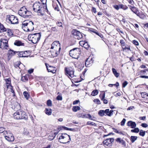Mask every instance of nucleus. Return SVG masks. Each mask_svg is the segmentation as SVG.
I'll list each match as a JSON object with an SVG mask.
<instances>
[{"label": "nucleus", "mask_w": 148, "mask_h": 148, "mask_svg": "<svg viewBox=\"0 0 148 148\" xmlns=\"http://www.w3.org/2000/svg\"><path fill=\"white\" fill-rule=\"evenodd\" d=\"M75 53L76 54L77 56V58L75 57V59H77L79 57V56L80 55L81 52L80 49L77 48H75Z\"/></svg>", "instance_id": "aec40b11"}, {"label": "nucleus", "mask_w": 148, "mask_h": 148, "mask_svg": "<svg viewBox=\"0 0 148 148\" xmlns=\"http://www.w3.org/2000/svg\"><path fill=\"white\" fill-rule=\"evenodd\" d=\"M133 43L136 45H138V42L135 40H134L133 41Z\"/></svg>", "instance_id": "e2e57ef3"}, {"label": "nucleus", "mask_w": 148, "mask_h": 148, "mask_svg": "<svg viewBox=\"0 0 148 148\" xmlns=\"http://www.w3.org/2000/svg\"><path fill=\"white\" fill-rule=\"evenodd\" d=\"M135 14L137 15H138V10L137 8H136L135 7H134L133 8H132L131 10Z\"/></svg>", "instance_id": "c756f323"}, {"label": "nucleus", "mask_w": 148, "mask_h": 148, "mask_svg": "<svg viewBox=\"0 0 148 148\" xmlns=\"http://www.w3.org/2000/svg\"><path fill=\"white\" fill-rule=\"evenodd\" d=\"M114 8L117 10H118L119 8V5H116L113 6Z\"/></svg>", "instance_id": "4d7b16f0"}, {"label": "nucleus", "mask_w": 148, "mask_h": 148, "mask_svg": "<svg viewBox=\"0 0 148 148\" xmlns=\"http://www.w3.org/2000/svg\"><path fill=\"white\" fill-rule=\"evenodd\" d=\"M119 8L122 9L124 10H126L128 9V8L127 6L122 4H119Z\"/></svg>", "instance_id": "cd10ccee"}, {"label": "nucleus", "mask_w": 148, "mask_h": 148, "mask_svg": "<svg viewBox=\"0 0 148 148\" xmlns=\"http://www.w3.org/2000/svg\"><path fill=\"white\" fill-rule=\"evenodd\" d=\"M105 96V93H104L102 95V98H101V100L103 101V102L104 104H106L108 103V101L107 100L104 99Z\"/></svg>", "instance_id": "a878e982"}, {"label": "nucleus", "mask_w": 148, "mask_h": 148, "mask_svg": "<svg viewBox=\"0 0 148 148\" xmlns=\"http://www.w3.org/2000/svg\"><path fill=\"white\" fill-rule=\"evenodd\" d=\"M43 5L42 3L38 2H36L33 5V9L35 12H37L38 13H39L41 15H43L42 14V10L43 9Z\"/></svg>", "instance_id": "7ed1b4c3"}, {"label": "nucleus", "mask_w": 148, "mask_h": 148, "mask_svg": "<svg viewBox=\"0 0 148 148\" xmlns=\"http://www.w3.org/2000/svg\"><path fill=\"white\" fill-rule=\"evenodd\" d=\"M89 47V46L88 45L87 42H86L84 44V45L83 46V47H84L86 49H87Z\"/></svg>", "instance_id": "de8ad7c7"}, {"label": "nucleus", "mask_w": 148, "mask_h": 148, "mask_svg": "<svg viewBox=\"0 0 148 148\" xmlns=\"http://www.w3.org/2000/svg\"><path fill=\"white\" fill-rule=\"evenodd\" d=\"M69 55L72 58H74V48L71 50L69 53Z\"/></svg>", "instance_id": "c85d7f7f"}, {"label": "nucleus", "mask_w": 148, "mask_h": 148, "mask_svg": "<svg viewBox=\"0 0 148 148\" xmlns=\"http://www.w3.org/2000/svg\"><path fill=\"white\" fill-rule=\"evenodd\" d=\"M93 62V60L92 58H90L89 57L86 60L85 64L86 66H90V64Z\"/></svg>", "instance_id": "2eb2a0df"}, {"label": "nucleus", "mask_w": 148, "mask_h": 148, "mask_svg": "<svg viewBox=\"0 0 148 148\" xmlns=\"http://www.w3.org/2000/svg\"><path fill=\"white\" fill-rule=\"evenodd\" d=\"M26 13H25V14L24 18H26L31 16V12H30L28 11L27 10V11H26Z\"/></svg>", "instance_id": "2f4dec72"}, {"label": "nucleus", "mask_w": 148, "mask_h": 148, "mask_svg": "<svg viewBox=\"0 0 148 148\" xmlns=\"http://www.w3.org/2000/svg\"><path fill=\"white\" fill-rule=\"evenodd\" d=\"M18 22V19L17 17H15L13 21L11 23V24H15L17 23Z\"/></svg>", "instance_id": "37998d69"}, {"label": "nucleus", "mask_w": 148, "mask_h": 148, "mask_svg": "<svg viewBox=\"0 0 148 148\" xmlns=\"http://www.w3.org/2000/svg\"><path fill=\"white\" fill-rule=\"evenodd\" d=\"M62 129L66 130H71V128H69L67 127L64 126H62Z\"/></svg>", "instance_id": "0e129e2a"}, {"label": "nucleus", "mask_w": 148, "mask_h": 148, "mask_svg": "<svg viewBox=\"0 0 148 148\" xmlns=\"http://www.w3.org/2000/svg\"><path fill=\"white\" fill-rule=\"evenodd\" d=\"M15 17V16H14L12 15L11 16L8 15L7 16L8 19L10 22L11 23L13 21Z\"/></svg>", "instance_id": "b1692460"}, {"label": "nucleus", "mask_w": 148, "mask_h": 148, "mask_svg": "<svg viewBox=\"0 0 148 148\" xmlns=\"http://www.w3.org/2000/svg\"><path fill=\"white\" fill-rule=\"evenodd\" d=\"M116 141L118 143H119L124 147L126 146V143L125 141L123 140L120 138H117L116 140Z\"/></svg>", "instance_id": "f3484780"}, {"label": "nucleus", "mask_w": 148, "mask_h": 148, "mask_svg": "<svg viewBox=\"0 0 148 148\" xmlns=\"http://www.w3.org/2000/svg\"><path fill=\"white\" fill-rule=\"evenodd\" d=\"M45 65L48 72H51L53 73H55L56 72V69L55 67L51 66H49L48 67V64H45Z\"/></svg>", "instance_id": "ddd939ff"}, {"label": "nucleus", "mask_w": 148, "mask_h": 148, "mask_svg": "<svg viewBox=\"0 0 148 148\" xmlns=\"http://www.w3.org/2000/svg\"><path fill=\"white\" fill-rule=\"evenodd\" d=\"M120 42L121 44V47H123L125 46V41L123 40H120Z\"/></svg>", "instance_id": "f704fd0d"}, {"label": "nucleus", "mask_w": 148, "mask_h": 148, "mask_svg": "<svg viewBox=\"0 0 148 148\" xmlns=\"http://www.w3.org/2000/svg\"><path fill=\"white\" fill-rule=\"evenodd\" d=\"M80 108L78 106H75V112H76L80 110Z\"/></svg>", "instance_id": "09e8293b"}, {"label": "nucleus", "mask_w": 148, "mask_h": 148, "mask_svg": "<svg viewBox=\"0 0 148 148\" xmlns=\"http://www.w3.org/2000/svg\"><path fill=\"white\" fill-rule=\"evenodd\" d=\"M129 3L130 4L133 5L134 3L133 0H128Z\"/></svg>", "instance_id": "052dcab7"}, {"label": "nucleus", "mask_w": 148, "mask_h": 148, "mask_svg": "<svg viewBox=\"0 0 148 148\" xmlns=\"http://www.w3.org/2000/svg\"><path fill=\"white\" fill-rule=\"evenodd\" d=\"M7 30L8 36H11L13 35V34L11 30L7 29Z\"/></svg>", "instance_id": "79ce46f5"}, {"label": "nucleus", "mask_w": 148, "mask_h": 148, "mask_svg": "<svg viewBox=\"0 0 148 148\" xmlns=\"http://www.w3.org/2000/svg\"><path fill=\"white\" fill-rule=\"evenodd\" d=\"M134 129L132 130L131 131L132 132L138 133L139 131V130L138 128H135Z\"/></svg>", "instance_id": "e433bc0d"}, {"label": "nucleus", "mask_w": 148, "mask_h": 148, "mask_svg": "<svg viewBox=\"0 0 148 148\" xmlns=\"http://www.w3.org/2000/svg\"><path fill=\"white\" fill-rule=\"evenodd\" d=\"M92 32H94V33L96 34L97 35L101 37V36L100 35V34L98 33V32L97 30L95 29H93L92 31Z\"/></svg>", "instance_id": "6e6d98bb"}, {"label": "nucleus", "mask_w": 148, "mask_h": 148, "mask_svg": "<svg viewBox=\"0 0 148 148\" xmlns=\"http://www.w3.org/2000/svg\"><path fill=\"white\" fill-rule=\"evenodd\" d=\"M141 95L142 98H146L148 95V93L145 92H142L141 93Z\"/></svg>", "instance_id": "c9c22d12"}, {"label": "nucleus", "mask_w": 148, "mask_h": 148, "mask_svg": "<svg viewBox=\"0 0 148 148\" xmlns=\"http://www.w3.org/2000/svg\"><path fill=\"white\" fill-rule=\"evenodd\" d=\"M140 77L141 78L148 79V76L146 75H141Z\"/></svg>", "instance_id": "338daca9"}, {"label": "nucleus", "mask_w": 148, "mask_h": 148, "mask_svg": "<svg viewBox=\"0 0 148 148\" xmlns=\"http://www.w3.org/2000/svg\"><path fill=\"white\" fill-rule=\"evenodd\" d=\"M51 30L53 31H57V29L56 28V27H52L51 28Z\"/></svg>", "instance_id": "774afa93"}, {"label": "nucleus", "mask_w": 148, "mask_h": 148, "mask_svg": "<svg viewBox=\"0 0 148 148\" xmlns=\"http://www.w3.org/2000/svg\"><path fill=\"white\" fill-rule=\"evenodd\" d=\"M66 74V75L69 77L70 78L74 77V71L73 70L72 67H69L68 69L66 68L65 69Z\"/></svg>", "instance_id": "0eeeda50"}, {"label": "nucleus", "mask_w": 148, "mask_h": 148, "mask_svg": "<svg viewBox=\"0 0 148 148\" xmlns=\"http://www.w3.org/2000/svg\"><path fill=\"white\" fill-rule=\"evenodd\" d=\"M23 94L25 97L27 99H28L29 97V95L27 91H24L23 93Z\"/></svg>", "instance_id": "4c0bfd02"}, {"label": "nucleus", "mask_w": 148, "mask_h": 148, "mask_svg": "<svg viewBox=\"0 0 148 148\" xmlns=\"http://www.w3.org/2000/svg\"><path fill=\"white\" fill-rule=\"evenodd\" d=\"M112 70L113 73L115 76L116 77H118L119 76V73L117 72L116 70L114 68H112Z\"/></svg>", "instance_id": "393cba45"}, {"label": "nucleus", "mask_w": 148, "mask_h": 148, "mask_svg": "<svg viewBox=\"0 0 148 148\" xmlns=\"http://www.w3.org/2000/svg\"><path fill=\"white\" fill-rule=\"evenodd\" d=\"M92 12H93L95 13H96L97 12L96 9L94 7H92Z\"/></svg>", "instance_id": "680f3d73"}, {"label": "nucleus", "mask_w": 148, "mask_h": 148, "mask_svg": "<svg viewBox=\"0 0 148 148\" xmlns=\"http://www.w3.org/2000/svg\"><path fill=\"white\" fill-rule=\"evenodd\" d=\"M52 45H55L56 46H57L58 45L60 46V44L59 42V41H54L53 43H52Z\"/></svg>", "instance_id": "a19ab883"}, {"label": "nucleus", "mask_w": 148, "mask_h": 148, "mask_svg": "<svg viewBox=\"0 0 148 148\" xmlns=\"http://www.w3.org/2000/svg\"><path fill=\"white\" fill-rule=\"evenodd\" d=\"M82 38V36L81 32L75 29V38L79 40Z\"/></svg>", "instance_id": "f8f14e48"}, {"label": "nucleus", "mask_w": 148, "mask_h": 148, "mask_svg": "<svg viewBox=\"0 0 148 148\" xmlns=\"http://www.w3.org/2000/svg\"><path fill=\"white\" fill-rule=\"evenodd\" d=\"M56 99L58 100H61L62 99V97L60 95H58L56 97Z\"/></svg>", "instance_id": "13d9d810"}, {"label": "nucleus", "mask_w": 148, "mask_h": 148, "mask_svg": "<svg viewBox=\"0 0 148 148\" xmlns=\"http://www.w3.org/2000/svg\"><path fill=\"white\" fill-rule=\"evenodd\" d=\"M46 114L48 115H50L51 114V109L49 108H46L45 110Z\"/></svg>", "instance_id": "5701e85b"}, {"label": "nucleus", "mask_w": 148, "mask_h": 148, "mask_svg": "<svg viewBox=\"0 0 148 148\" xmlns=\"http://www.w3.org/2000/svg\"><path fill=\"white\" fill-rule=\"evenodd\" d=\"M99 115L101 116H106L105 114V110H100L98 112Z\"/></svg>", "instance_id": "bb28decb"}, {"label": "nucleus", "mask_w": 148, "mask_h": 148, "mask_svg": "<svg viewBox=\"0 0 148 148\" xmlns=\"http://www.w3.org/2000/svg\"><path fill=\"white\" fill-rule=\"evenodd\" d=\"M47 104L48 106H52V102L51 100L49 99L47 101Z\"/></svg>", "instance_id": "c03bdc74"}, {"label": "nucleus", "mask_w": 148, "mask_h": 148, "mask_svg": "<svg viewBox=\"0 0 148 148\" xmlns=\"http://www.w3.org/2000/svg\"><path fill=\"white\" fill-rule=\"evenodd\" d=\"M94 102H95L96 103H97L98 104H101L100 101V100L98 99H94Z\"/></svg>", "instance_id": "864d4df0"}, {"label": "nucleus", "mask_w": 148, "mask_h": 148, "mask_svg": "<svg viewBox=\"0 0 148 148\" xmlns=\"http://www.w3.org/2000/svg\"><path fill=\"white\" fill-rule=\"evenodd\" d=\"M21 64H23L21 63L20 62H16L14 64V66L16 68H19L20 69V67H19V66Z\"/></svg>", "instance_id": "7c9ffc66"}, {"label": "nucleus", "mask_w": 148, "mask_h": 148, "mask_svg": "<svg viewBox=\"0 0 148 148\" xmlns=\"http://www.w3.org/2000/svg\"><path fill=\"white\" fill-rule=\"evenodd\" d=\"M4 133H6V134H7L4 136L5 138L9 142H12L14 140V136L12 134L10 133V132H8L7 131H5Z\"/></svg>", "instance_id": "6e6552de"}, {"label": "nucleus", "mask_w": 148, "mask_h": 148, "mask_svg": "<svg viewBox=\"0 0 148 148\" xmlns=\"http://www.w3.org/2000/svg\"><path fill=\"white\" fill-rule=\"evenodd\" d=\"M141 125L144 127H148V125L145 123H143L141 124Z\"/></svg>", "instance_id": "bf43d9fd"}, {"label": "nucleus", "mask_w": 148, "mask_h": 148, "mask_svg": "<svg viewBox=\"0 0 148 148\" xmlns=\"http://www.w3.org/2000/svg\"><path fill=\"white\" fill-rule=\"evenodd\" d=\"M40 36V33L32 34L28 35V39L29 41H31L32 43L35 44L38 42Z\"/></svg>", "instance_id": "f03ea898"}, {"label": "nucleus", "mask_w": 148, "mask_h": 148, "mask_svg": "<svg viewBox=\"0 0 148 148\" xmlns=\"http://www.w3.org/2000/svg\"><path fill=\"white\" fill-rule=\"evenodd\" d=\"M113 111L112 110H109V109H106L105 110V114L106 116L107 115L110 116L113 114Z\"/></svg>", "instance_id": "6ab92c4d"}, {"label": "nucleus", "mask_w": 148, "mask_h": 148, "mask_svg": "<svg viewBox=\"0 0 148 148\" xmlns=\"http://www.w3.org/2000/svg\"><path fill=\"white\" fill-rule=\"evenodd\" d=\"M138 15H137V16H139L140 18L142 19H144L146 17V16L145 15L143 14H139L138 13Z\"/></svg>", "instance_id": "49530a36"}, {"label": "nucleus", "mask_w": 148, "mask_h": 148, "mask_svg": "<svg viewBox=\"0 0 148 148\" xmlns=\"http://www.w3.org/2000/svg\"><path fill=\"white\" fill-rule=\"evenodd\" d=\"M86 117H88L90 119L92 120V117L91 115L89 114H86Z\"/></svg>", "instance_id": "69168bd1"}, {"label": "nucleus", "mask_w": 148, "mask_h": 148, "mask_svg": "<svg viewBox=\"0 0 148 148\" xmlns=\"http://www.w3.org/2000/svg\"><path fill=\"white\" fill-rule=\"evenodd\" d=\"M13 116L15 119H24L26 120L27 119V116L26 115L25 112L24 111L18 110L13 114Z\"/></svg>", "instance_id": "f257e3e1"}, {"label": "nucleus", "mask_w": 148, "mask_h": 148, "mask_svg": "<svg viewBox=\"0 0 148 148\" xmlns=\"http://www.w3.org/2000/svg\"><path fill=\"white\" fill-rule=\"evenodd\" d=\"M14 44L15 45L20 46L21 45H23L24 44L23 43H22L21 41L16 40L15 41L14 43Z\"/></svg>", "instance_id": "4be33fe9"}, {"label": "nucleus", "mask_w": 148, "mask_h": 148, "mask_svg": "<svg viewBox=\"0 0 148 148\" xmlns=\"http://www.w3.org/2000/svg\"><path fill=\"white\" fill-rule=\"evenodd\" d=\"M7 31V29L4 27L3 24L0 23V32H2Z\"/></svg>", "instance_id": "412c9836"}, {"label": "nucleus", "mask_w": 148, "mask_h": 148, "mask_svg": "<svg viewBox=\"0 0 148 148\" xmlns=\"http://www.w3.org/2000/svg\"><path fill=\"white\" fill-rule=\"evenodd\" d=\"M5 82V84L8 90L11 92L13 94V96H15L14 92L12 88V87L11 84V79L10 78H8L4 79Z\"/></svg>", "instance_id": "39448f33"}, {"label": "nucleus", "mask_w": 148, "mask_h": 148, "mask_svg": "<svg viewBox=\"0 0 148 148\" xmlns=\"http://www.w3.org/2000/svg\"><path fill=\"white\" fill-rule=\"evenodd\" d=\"M70 139L69 135L66 133H63L59 138V141L61 143L65 144L69 142Z\"/></svg>", "instance_id": "20e7f679"}, {"label": "nucleus", "mask_w": 148, "mask_h": 148, "mask_svg": "<svg viewBox=\"0 0 148 148\" xmlns=\"http://www.w3.org/2000/svg\"><path fill=\"white\" fill-rule=\"evenodd\" d=\"M98 91L97 90H93L91 93V95L93 96H95L98 94Z\"/></svg>", "instance_id": "72a5a7b5"}, {"label": "nucleus", "mask_w": 148, "mask_h": 148, "mask_svg": "<svg viewBox=\"0 0 148 148\" xmlns=\"http://www.w3.org/2000/svg\"><path fill=\"white\" fill-rule=\"evenodd\" d=\"M34 23L32 21H27V26L28 29V32L32 31L34 29Z\"/></svg>", "instance_id": "9d476101"}, {"label": "nucleus", "mask_w": 148, "mask_h": 148, "mask_svg": "<svg viewBox=\"0 0 148 148\" xmlns=\"http://www.w3.org/2000/svg\"><path fill=\"white\" fill-rule=\"evenodd\" d=\"M18 55L20 57H27L28 53L27 51L18 52Z\"/></svg>", "instance_id": "4468645a"}, {"label": "nucleus", "mask_w": 148, "mask_h": 148, "mask_svg": "<svg viewBox=\"0 0 148 148\" xmlns=\"http://www.w3.org/2000/svg\"><path fill=\"white\" fill-rule=\"evenodd\" d=\"M22 29L26 32H28V29L27 26V21H24L22 24Z\"/></svg>", "instance_id": "a211bd4d"}, {"label": "nucleus", "mask_w": 148, "mask_h": 148, "mask_svg": "<svg viewBox=\"0 0 148 148\" xmlns=\"http://www.w3.org/2000/svg\"><path fill=\"white\" fill-rule=\"evenodd\" d=\"M26 11H27V9L25 7L21 8L18 12V14L19 15L22 17H24Z\"/></svg>", "instance_id": "9b49d317"}, {"label": "nucleus", "mask_w": 148, "mask_h": 148, "mask_svg": "<svg viewBox=\"0 0 148 148\" xmlns=\"http://www.w3.org/2000/svg\"><path fill=\"white\" fill-rule=\"evenodd\" d=\"M21 80L24 82H25L28 80V78L26 76H22L21 78Z\"/></svg>", "instance_id": "ea45409f"}, {"label": "nucleus", "mask_w": 148, "mask_h": 148, "mask_svg": "<svg viewBox=\"0 0 148 148\" xmlns=\"http://www.w3.org/2000/svg\"><path fill=\"white\" fill-rule=\"evenodd\" d=\"M5 130L4 128L3 127H1L0 128V133H2L3 132V134L5 135L6 134V133H4V132L5 131H4Z\"/></svg>", "instance_id": "3c124183"}, {"label": "nucleus", "mask_w": 148, "mask_h": 148, "mask_svg": "<svg viewBox=\"0 0 148 148\" xmlns=\"http://www.w3.org/2000/svg\"><path fill=\"white\" fill-rule=\"evenodd\" d=\"M137 137L136 136H132L131 137L130 140L132 143H133L137 140Z\"/></svg>", "instance_id": "473e14b6"}, {"label": "nucleus", "mask_w": 148, "mask_h": 148, "mask_svg": "<svg viewBox=\"0 0 148 148\" xmlns=\"http://www.w3.org/2000/svg\"><path fill=\"white\" fill-rule=\"evenodd\" d=\"M145 134V131H143V130H140L139 133L140 135L142 136H144Z\"/></svg>", "instance_id": "58836bf2"}, {"label": "nucleus", "mask_w": 148, "mask_h": 148, "mask_svg": "<svg viewBox=\"0 0 148 148\" xmlns=\"http://www.w3.org/2000/svg\"><path fill=\"white\" fill-rule=\"evenodd\" d=\"M122 48L123 51H125L127 49L128 50L131 51L130 47H128H128H127V46H126L125 45V46L123 47H122Z\"/></svg>", "instance_id": "a18cd8bd"}, {"label": "nucleus", "mask_w": 148, "mask_h": 148, "mask_svg": "<svg viewBox=\"0 0 148 148\" xmlns=\"http://www.w3.org/2000/svg\"><path fill=\"white\" fill-rule=\"evenodd\" d=\"M126 119H123L122 121L121 122V126H124L126 122Z\"/></svg>", "instance_id": "8fccbe9b"}, {"label": "nucleus", "mask_w": 148, "mask_h": 148, "mask_svg": "<svg viewBox=\"0 0 148 148\" xmlns=\"http://www.w3.org/2000/svg\"><path fill=\"white\" fill-rule=\"evenodd\" d=\"M85 42H86L84 41H80L79 42V43L81 46L83 47L84 45V44Z\"/></svg>", "instance_id": "603ef678"}, {"label": "nucleus", "mask_w": 148, "mask_h": 148, "mask_svg": "<svg viewBox=\"0 0 148 148\" xmlns=\"http://www.w3.org/2000/svg\"><path fill=\"white\" fill-rule=\"evenodd\" d=\"M113 138H109L106 139L103 141V143L106 147L110 146L112 145V143L114 141Z\"/></svg>", "instance_id": "1a4fd4ad"}, {"label": "nucleus", "mask_w": 148, "mask_h": 148, "mask_svg": "<svg viewBox=\"0 0 148 148\" xmlns=\"http://www.w3.org/2000/svg\"><path fill=\"white\" fill-rule=\"evenodd\" d=\"M128 83L127 81H125L123 83L122 87L125 88L127 84Z\"/></svg>", "instance_id": "5fc2aeb1"}, {"label": "nucleus", "mask_w": 148, "mask_h": 148, "mask_svg": "<svg viewBox=\"0 0 148 148\" xmlns=\"http://www.w3.org/2000/svg\"><path fill=\"white\" fill-rule=\"evenodd\" d=\"M127 125L128 126L130 127L131 128L133 129L136 127V123L132 121H129L127 123Z\"/></svg>", "instance_id": "dca6fc26"}, {"label": "nucleus", "mask_w": 148, "mask_h": 148, "mask_svg": "<svg viewBox=\"0 0 148 148\" xmlns=\"http://www.w3.org/2000/svg\"><path fill=\"white\" fill-rule=\"evenodd\" d=\"M0 48L2 49H7L9 46L8 44V40L4 39L1 38L0 40Z\"/></svg>", "instance_id": "423d86ee"}]
</instances>
